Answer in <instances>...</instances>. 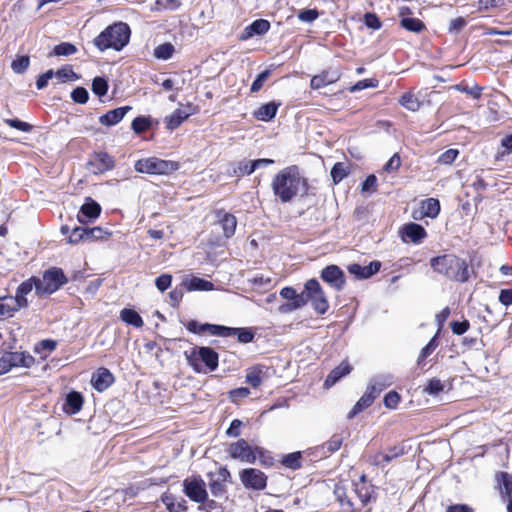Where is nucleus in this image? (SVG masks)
Here are the masks:
<instances>
[{
  "instance_id": "nucleus-49",
  "label": "nucleus",
  "mask_w": 512,
  "mask_h": 512,
  "mask_svg": "<svg viewBox=\"0 0 512 512\" xmlns=\"http://www.w3.org/2000/svg\"><path fill=\"white\" fill-rule=\"evenodd\" d=\"M71 98L76 103L85 104L89 99V94L84 87H77L71 92Z\"/></svg>"
},
{
  "instance_id": "nucleus-8",
  "label": "nucleus",
  "mask_w": 512,
  "mask_h": 512,
  "mask_svg": "<svg viewBox=\"0 0 512 512\" xmlns=\"http://www.w3.org/2000/svg\"><path fill=\"white\" fill-rule=\"evenodd\" d=\"M227 452L231 458L243 463L254 464L256 461L255 447L250 446L245 439H239L231 443Z\"/></svg>"
},
{
  "instance_id": "nucleus-44",
  "label": "nucleus",
  "mask_w": 512,
  "mask_h": 512,
  "mask_svg": "<svg viewBox=\"0 0 512 512\" xmlns=\"http://www.w3.org/2000/svg\"><path fill=\"white\" fill-rule=\"evenodd\" d=\"M348 174L346 164L338 162L331 169V177L335 184L341 182Z\"/></svg>"
},
{
  "instance_id": "nucleus-51",
  "label": "nucleus",
  "mask_w": 512,
  "mask_h": 512,
  "mask_svg": "<svg viewBox=\"0 0 512 512\" xmlns=\"http://www.w3.org/2000/svg\"><path fill=\"white\" fill-rule=\"evenodd\" d=\"M443 384L439 379L432 378L428 381L427 386L424 388V391L429 395L435 396L443 391Z\"/></svg>"
},
{
  "instance_id": "nucleus-21",
  "label": "nucleus",
  "mask_w": 512,
  "mask_h": 512,
  "mask_svg": "<svg viewBox=\"0 0 512 512\" xmlns=\"http://www.w3.org/2000/svg\"><path fill=\"white\" fill-rule=\"evenodd\" d=\"M375 391L376 390L374 389V386H367L365 393L356 402V404L353 406L352 410L348 413L349 419L353 418L358 413L362 412L364 409H366L372 405L375 398L377 397L375 395Z\"/></svg>"
},
{
  "instance_id": "nucleus-9",
  "label": "nucleus",
  "mask_w": 512,
  "mask_h": 512,
  "mask_svg": "<svg viewBox=\"0 0 512 512\" xmlns=\"http://www.w3.org/2000/svg\"><path fill=\"white\" fill-rule=\"evenodd\" d=\"M184 493L192 501L204 503L208 497L205 489V483L200 478H187L183 482Z\"/></svg>"
},
{
  "instance_id": "nucleus-32",
  "label": "nucleus",
  "mask_w": 512,
  "mask_h": 512,
  "mask_svg": "<svg viewBox=\"0 0 512 512\" xmlns=\"http://www.w3.org/2000/svg\"><path fill=\"white\" fill-rule=\"evenodd\" d=\"M228 331H224L223 337H230L236 335L238 338V341L241 343H250L254 339V333L245 328H231L227 327Z\"/></svg>"
},
{
  "instance_id": "nucleus-6",
  "label": "nucleus",
  "mask_w": 512,
  "mask_h": 512,
  "mask_svg": "<svg viewBox=\"0 0 512 512\" xmlns=\"http://www.w3.org/2000/svg\"><path fill=\"white\" fill-rule=\"evenodd\" d=\"M179 168V164L171 160H163L157 157L140 159L135 163V170L139 173L153 175H167Z\"/></svg>"
},
{
  "instance_id": "nucleus-36",
  "label": "nucleus",
  "mask_w": 512,
  "mask_h": 512,
  "mask_svg": "<svg viewBox=\"0 0 512 512\" xmlns=\"http://www.w3.org/2000/svg\"><path fill=\"white\" fill-rule=\"evenodd\" d=\"M16 312L17 309L13 305L12 296H0V320L13 317Z\"/></svg>"
},
{
  "instance_id": "nucleus-17",
  "label": "nucleus",
  "mask_w": 512,
  "mask_h": 512,
  "mask_svg": "<svg viewBox=\"0 0 512 512\" xmlns=\"http://www.w3.org/2000/svg\"><path fill=\"white\" fill-rule=\"evenodd\" d=\"M340 78V73L336 69H327L318 75L312 77L310 87L312 89H320L330 84L337 82Z\"/></svg>"
},
{
  "instance_id": "nucleus-61",
  "label": "nucleus",
  "mask_w": 512,
  "mask_h": 512,
  "mask_svg": "<svg viewBox=\"0 0 512 512\" xmlns=\"http://www.w3.org/2000/svg\"><path fill=\"white\" fill-rule=\"evenodd\" d=\"M171 282L172 276L170 274H162L156 278L155 285L161 292H164L171 286Z\"/></svg>"
},
{
  "instance_id": "nucleus-48",
  "label": "nucleus",
  "mask_w": 512,
  "mask_h": 512,
  "mask_svg": "<svg viewBox=\"0 0 512 512\" xmlns=\"http://www.w3.org/2000/svg\"><path fill=\"white\" fill-rule=\"evenodd\" d=\"M300 459V452L290 453L283 458L282 464L288 468L297 469L301 466Z\"/></svg>"
},
{
  "instance_id": "nucleus-2",
  "label": "nucleus",
  "mask_w": 512,
  "mask_h": 512,
  "mask_svg": "<svg viewBox=\"0 0 512 512\" xmlns=\"http://www.w3.org/2000/svg\"><path fill=\"white\" fill-rule=\"evenodd\" d=\"M130 34L131 30L127 23H114L95 37L93 44L101 52L108 49L121 51L129 43Z\"/></svg>"
},
{
  "instance_id": "nucleus-37",
  "label": "nucleus",
  "mask_w": 512,
  "mask_h": 512,
  "mask_svg": "<svg viewBox=\"0 0 512 512\" xmlns=\"http://www.w3.org/2000/svg\"><path fill=\"white\" fill-rule=\"evenodd\" d=\"M393 383V377L389 374H382L373 377L368 386H374L375 395L378 396L385 388Z\"/></svg>"
},
{
  "instance_id": "nucleus-46",
  "label": "nucleus",
  "mask_w": 512,
  "mask_h": 512,
  "mask_svg": "<svg viewBox=\"0 0 512 512\" xmlns=\"http://www.w3.org/2000/svg\"><path fill=\"white\" fill-rule=\"evenodd\" d=\"M180 0H156L154 4V11L163 10H176L180 7Z\"/></svg>"
},
{
  "instance_id": "nucleus-33",
  "label": "nucleus",
  "mask_w": 512,
  "mask_h": 512,
  "mask_svg": "<svg viewBox=\"0 0 512 512\" xmlns=\"http://www.w3.org/2000/svg\"><path fill=\"white\" fill-rule=\"evenodd\" d=\"M188 291H211L214 288L212 282L202 278L192 277L184 282Z\"/></svg>"
},
{
  "instance_id": "nucleus-39",
  "label": "nucleus",
  "mask_w": 512,
  "mask_h": 512,
  "mask_svg": "<svg viewBox=\"0 0 512 512\" xmlns=\"http://www.w3.org/2000/svg\"><path fill=\"white\" fill-rule=\"evenodd\" d=\"M93 232H99V233H102V230L98 227H95V228H92V229H86V228H82V227H75L69 238H68V241L69 243H77L79 242L80 240H83V239H88V237L90 236V234H92Z\"/></svg>"
},
{
  "instance_id": "nucleus-12",
  "label": "nucleus",
  "mask_w": 512,
  "mask_h": 512,
  "mask_svg": "<svg viewBox=\"0 0 512 512\" xmlns=\"http://www.w3.org/2000/svg\"><path fill=\"white\" fill-rule=\"evenodd\" d=\"M321 278L337 291L345 286L344 273L337 265L326 266L321 272Z\"/></svg>"
},
{
  "instance_id": "nucleus-7",
  "label": "nucleus",
  "mask_w": 512,
  "mask_h": 512,
  "mask_svg": "<svg viewBox=\"0 0 512 512\" xmlns=\"http://www.w3.org/2000/svg\"><path fill=\"white\" fill-rule=\"evenodd\" d=\"M305 290L307 291V300L312 303L314 310L318 314H325L329 308L328 300L319 284L315 279H310L305 283Z\"/></svg>"
},
{
  "instance_id": "nucleus-28",
  "label": "nucleus",
  "mask_w": 512,
  "mask_h": 512,
  "mask_svg": "<svg viewBox=\"0 0 512 512\" xmlns=\"http://www.w3.org/2000/svg\"><path fill=\"white\" fill-rule=\"evenodd\" d=\"M13 367L30 368L35 363V358L27 352H8Z\"/></svg>"
},
{
  "instance_id": "nucleus-38",
  "label": "nucleus",
  "mask_w": 512,
  "mask_h": 512,
  "mask_svg": "<svg viewBox=\"0 0 512 512\" xmlns=\"http://www.w3.org/2000/svg\"><path fill=\"white\" fill-rule=\"evenodd\" d=\"M399 103L409 111L416 112L421 107L419 98L411 92L404 93L399 99Z\"/></svg>"
},
{
  "instance_id": "nucleus-43",
  "label": "nucleus",
  "mask_w": 512,
  "mask_h": 512,
  "mask_svg": "<svg viewBox=\"0 0 512 512\" xmlns=\"http://www.w3.org/2000/svg\"><path fill=\"white\" fill-rule=\"evenodd\" d=\"M77 52V47L69 42H63L56 45L53 49V55L55 56H70Z\"/></svg>"
},
{
  "instance_id": "nucleus-54",
  "label": "nucleus",
  "mask_w": 512,
  "mask_h": 512,
  "mask_svg": "<svg viewBox=\"0 0 512 512\" xmlns=\"http://www.w3.org/2000/svg\"><path fill=\"white\" fill-rule=\"evenodd\" d=\"M437 334L428 342V344L421 350L418 356V363L420 364L436 349L438 343L436 341Z\"/></svg>"
},
{
  "instance_id": "nucleus-18",
  "label": "nucleus",
  "mask_w": 512,
  "mask_h": 512,
  "mask_svg": "<svg viewBox=\"0 0 512 512\" xmlns=\"http://www.w3.org/2000/svg\"><path fill=\"white\" fill-rule=\"evenodd\" d=\"M270 29L269 21L265 19H257L253 21L250 25L245 27V29L241 32L239 39L241 41H246L253 36L263 35L267 33Z\"/></svg>"
},
{
  "instance_id": "nucleus-22",
  "label": "nucleus",
  "mask_w": 512,
  "mask_h": 512,
  "mask_svg": "<svg viewBox=\"0 0 512 512\" xmlns=\"http://www.w3.org/2000/svg\"><path fill=\"white\" fill-rule=\"evenodd\" d=\"M131 109L130 106H123L110 110L99 117V122L104 126H114L118 124Z\"/></svg>"
},
{
  "instance_id": "nucleus-40",
  "label": "nucleus",
  "mask_w": 512,
  "mask_h": 512,
  "mask_svg": "<svg viewBox=\"0 0 512 512\" xmlns=\"http://www.w3.org/2000/svg\"><path fill=\"white\" fill-rule=\"evenodd\" d=\"M422 213L431 218H435L440 212V204L437 199L429 198L422 202Z\"/></svg>"
},
{
  "instance_id": "nucleus-14",
  "label": "nucleus",
  "mask_w": 512,
  "mask_h": 512,
  "mask_svg": "<svg viewBox=\"0 0 512 512\" xmlns=\"http://www.w3.org/2000/svg\"><path fill=\"white\" fill-rule=\"evenodd\" d=\"M34 280L29 278L28 280L22 282L17 290L15 296H12L13 305L16 307L17 311L23 308H27L29 303L27 300V295L35 289Z\"/></svg>"
},
{
  "instance_id": "nucleus-57",
  "label": "nucleus",
  "mask_w": 512,
  "mask_h": 512,
  "mask_svg": "<svg viewBox=\"0 0 512 512\" xmlns=\"http://www.w3.org/2000/svg\"><path fill=\"white\" fill-rule=\"evenodd\" d=\"M319 13L316 9H303L298 13V19L305 23H311L316 20Z\"/></svg>"
},
{
  "instance_id": "nucleus-52",
  "label": "nucleus",
  "mask_w": 512,
  "mask_h": 512,
  "mask_svg": "<svg viewBox=\"0 0 512 512\" xmlns=\"http://www.w3.org/2000/svg\"><path fill=\"white\" fill-rule=\"evenodd\" d=\"M29 63V57L20 56L12 62L11 68L15 73H23L28 68Z\"/></svg>"
},
{
  "instance_id": "nucleus-15",
  "label": "nucleus",
  "mask_w": 512,
  "mask_h": 512,
  "mask_svg": "<svg viewBox=\"0 0 512 512\" xmlns=\"http://www.w3.org/2000/svg\"><path fill=\"white\" fill-rule=\"evenodd\" d=\"M188 331L194 334H210L223 337L224 331H228L226 326L204 323L200 324L195 320H190L186 324Z\"/></svg>"
},
{
  "instance_id": "nucleus-59",
  "label": "nucleus",
  "mask_w": 512,
  "mask_h": 512,
  "mask_svg": "<svg viewBox=\"0 0 512 512\" xmlns=\"http://www.w3.org/2000/svg\"><path fill=\"white\" fill-rule=\"evenodd\" d=\"M256 459H259L260 464L264 466H271L273 464V457L261 447H255Z\"/></svg>"
},
{
  "instance_id": "nucleus-5",
  "label": "nucleus",
  "mask_w": 512,
  "mask_h": 512,
  "mask_svg": "<svg viewBox=\"0 0 512 512\" xmlns=\"http://www.w3.org/2000/svg\"><path fill=\"white\" fill-rule=\"evenodd\" d=\"M35 283V292L38 296L50 295L59 290L67 278L62 269L53 267L43 273L42 278L31 277Z\"/></svg>"
},
{
  "instance_id": "nucleus-23",
  "label": "nucleus",
  "mask_w": 512,
  "mask_h": 512,
  "mask_svg": "<svg viewBox=\"0 0 512 512\" xmlns=\"http://www.w3.org/2000/svg\"><path fill=\"white\" fill-rule=\"evenodd\" d=\"M404 454L402 447H391L387 453H377L371 458V463L375 466L384 468L393 459Z\"/></svg>"
},
{
  "instance_id": "nucleus-24",
  "label": "nucleus",
  "mask_w": 512,
  "mask_h": 512,
  "mask_svg": "<svg viewBox=\"0 0 512 512\" xmlns=\"http://www.w3.org/2000/svg\"><path fill=\"white\" fill-rule=\"evenodd\" d=\"M217 218L225 237H232L237 226L236 217L230 213L219 211L217 212Z\"/></svg>"
},
{
  "instance_id": "nucleus-29",
  "label": "nucleus",
  "mask_w": 512,
  "mask_h": 512,
  "mask_svg": "<svg viewBox=\"0 0 512 512\" xmlns=\"http://www.w3.org/2000/svg\"><path fill=\"white\" fill-rule=\"evenodd\" d=\"M83 406V396L76 391L67 394L64 409L67 413L76 414Z\"/></svg>"
},
{
  "instance_id": "nucleus-31",
  "label": "nucleus",
  "mask_w": 512,
  "mask_h": 512,
  "mask_svg": "<svg viewBox=\"0 0 512 512\" xmlns=\"http://www.w3.org/2000/svg\"><path fill=\"white\" fill-rule=\"evenodd\" d=\"M162 502L166 506L167 510L169 512H185L186 505L184 499H177L172 494H163L162 495Z\"/></svg>"
},
{
  "instance_id": "nucleus-16",
  "label": "nucleus",
  "mask_w": 512,
  "mask_h": 512,
  "mask_svg": "<svg viewBox=\"0 0 512 512\" xmlns=\"http://www.w3.org/2000/svg\"><path fill=\"white\" fill-rule=\"evenodd\" d=\"M89 166L94 174H102L113 169L114 160L108 153L100 152L95 154L93 159L89 162Z\"/></svg>"
},
{
  "instance_id": "nucleus-19",
  "label": "nucleus",
  "mask_w": 512,
  "mask_h": 512,
  "mask_svg": "<svg viewBox=\"0 0 512 512\" xmlns=\"http://www.w3.org/2000/svg\"><path fill=\"white\" fill-rule=\"evenodd\" d=\"M114 382L113 374L107 368H99L91 378L92 386L99 392L106 390Z\"/></svg>"
},
{
  "instance_id": "nucleus-63",
  "label": "nucleus",
  "mask_w": 512,
  "mask_h": 512,
  "mask_svg": "<svg viewBox=\"0 0 512 512\" xmlns=\"http://www.w3.org/2000/svg\"><path fill=\"white\" fill-rule=\"evenodd\" d=\"M249 395H250V390L246 387L236 388L229 392V398L234 403H237L239 399L246 398Z\"/></svg>"
},
{
  "instance_id": "nucleus-10",
  "label": "nucleus",
  "mask_w": 512,
  "mask_h": 512,
  "mask_svg": "<svg viewBox=\"0 0 512 512\" xmlns=\"http://www.w3.org/2000/svg\"><path fill=\"white\" fill-rule=\"evenodd\" d=\"M240 480L246 488L263 490L267 485L266 475L255 468H246L240 472Z\"/></svg>"
},
{
  "instance_id": "nucleus-25",
  "label": "nucleus",
  "mask_w": 512,
  "mask_h": 512,
  "mask_svg": "<svg viewBox=\"0 0 512 512\" xmlns=\"http://www.w3.org/2000/svg\"><path fill=\"white\" fill-rule=\"evenodd\" d=\"M409 12H410V10L407 7H402L400 9V16L402 17L400 20L401 27L410 32H414V33L421 32L425 28L424 23L420 19H417V18L405 17V14H407Z\"/></svg>"
},
{
  "instance_id": "nucleus-30",
  "label": "nucleus",
  "mask_w": 512,
  "mask_h": 512,
  "mask_svg": "<svg viewBox=\"0 0 512 512\" xmlns=\"http://www.w3.org/2000/svg\"><path fill=\"white\" fill-rule=\"evenodd\" d=\"M100 212L101 207L95 201L85 203L80 209L78 220L80 222H86L87 220L95 219L99 216Z\"/></svg>"
},
{
  "instance_id": "nucleus-42",
  "label": "nucleus",
  "mask_w": 512,
  "mask_h": 512,
  "mask_svg": "<svg viewBox=\"0 0 512 512\" xmlns=\"http://www.w3.org/2000/svg\"><path fill=\"white\" fill-rule=\"evenodd\" d=\"M512 152V134L505 136L501 140L500 148L497 152L496 159L504 160Z\"/></svg>"
},
{
  "instance_id": "nucleus-55",
  "label": "nucleus",
  "mask_w": 512,
  "mask_h": 512,
  "mask_svg": "<svg viewBox=\"0 0 512 512\" xmlns=\"http://www.w3.org/2000/svg\"><path fill=\"white\" fill-rule=\"evenodd\" d=\"M401 166V158L399 154L395 153L388 162L383 166V171L387 173H392L397 171Z\"/></svg>"
},
{
  "instance_id": "nucleus-26",
  "label": "nucleus",
  "mask_w": 512,
  "mask_h": 512,
  "mask_svg": "<svg viewBox=\"0 0 512 512\" xmlns=\"http://www.w3.org/2000/svg\"><path fill=\"white\" fill-rule=\"evenodd\" d=\"M280 104L275 101L261 105L257 110L254 111L253 115L260 121H271L279 108Z\"/></svg>"
},
{
  "instance_id": "nucleus-20",
  "label": "nucleus",
  "mask_w": 512,
  "mask_h": 512,
  "mask_svg": "<svg viewBox=\"0 0 512 512\" xmlns=\"http://www.w3.org/2000/svg\"><path fill=\"white\" fill-rule=\"evenodd\" d=\"M194 113V107L187 105L186 109H176L171 115L165 118L166 127L169 130L178 128L190 115Z\"/></svg>"
},
{
  "instance_id": "nucleus-13",
  "label": "nucleus",
  "mask_w": 512,
  "mask_h": 512,
  "mask_svg": "<svg viewBox=\"0 0 512 512\" xmlns=\"http://www.w3.org/2000/svg\"><path fill=\"white\" fill-rule=\"evenodd\" d=\"M400 235L404 242L419 244L427 236V233L420 224L410 222L402 226Z\"/></svg>"
},
{
  "instance_id": "nucleus-27",
  "label": "nucleus",
  "mask_w": 512,
  "mask_h": 512,
  "mask_svg": "<svg viewBox=\"0 0 512 512\" xmlns=\"http://www.w3.org/2000/svg\"><path fill=\"white\" fill-rule=\"evenodd\" d=\"M351 366L347 362L340 363L339 366L334 368L327 376L324 386L329 388L333 386L342 377L348 375L351 372Z\"/></svg>"
},
{
  "instance_id": "nucleus-56",
  "label": "nucleus",
  "mask_w": 512,
  "mask_h": 512,
  "mask_svg": "<svg viewBox=\"0 0 512 512\" xmlns=\"http://www.w3.org/2000/svg\"><path fill=\"white\" fill-rule=\"evenodd\" d=\"M246 381L254 388L259 387L262 383L261 370H250L246 375Z\"/></svg>"
},
{
  "instance_id": "nucleus-4",
  "label": "nucleus",
  "mask_w": 512,
  "mask_h": 512,
  "mask_svg": "<svg viewBox=\"0 0 512 512\" xmlns=\"http://www.w3.org/2000/svg\"><path fill=\"white\" fill-rule=\"evenodd\" d=\"M187 363L195 372H213L218 367V353L210 347L195 346L184 352Z\"/></svg>"
},
{
  "instance_id": "nucleus-58",
  "label": "nucleus",
  "mask_w": 512,
  "mask_h": 512,
  "mask_svg": "<svg viewBox=\"0 0 512 512\" xmlns=\"http://www.w3.org/2000/svg\"><path fill=\"white\" fill-rule=\"evenodd\" d=\"M458 154L457 149H448L439 156L438 162L445 165L451 164L457 158Z\"/></svg>"
},
{
  "instance_id": "nucleus-60",
  "label": "nucleus",
  "mask_w": 512,
  "mask_h": 512,
  "mask_svg": "<svg viewBox=\"0 0 512 512\" xmlns=\"http://www.w3.org/2000/svg\"><path fill=\"white\" fill-rule=\"evenodd\" d=\"M255 170L253 161L244 160L239 162L235 173H238L239 175H251Z\"/></svg>"
},
{
  "instance_id": "nucleus-35",
  "label": "nucleus",
  "mask_w": 512,
  "mask_h": 512,
  "mask_svg": "<svg viewBox=\"0 0 512 512\" xmlns=\"http://www.w3.org/2000/svg\"><path fill=\"white\" fill-rule=\"evenodd\" d=\"M354 491L363 505L367 504L372 496L373 487L367 482H354Z\"/></svg>"
},
{
  "instance_id": "nucleus-41",
  "label": "nucleus",
  "mask_w": 512,
  "mask_h": 512,
  "mask_svg": "<svg viewBox=\"0 0 512 512\" xmlns=\"http://www.w3.org/2000/svg\"><path fill=\"white\" fill-rule=\"evenodd\" d=\"M174 51H175V48L171 43H164V44L158 45L154 49V56L157 59L168 60L173 56Z\"/></svg>"
},
{
  "instance_id": "nucleus-47",
  "label": "nucleus",
  "mask_w": 512,
  "mask_h": 512,
  "mask_svg": "<svg viewBox=\"0 0 512 512\" xmlns=\"http://www.w3.org/2000/svg\"><path fill=\"white\" fill-rule=\"evenodd\" d=\"M54 76L61 82H64L65 80L76 81L80 78L69 66H65L57 70V72L54 73Z\"/></svg>"
},
{
  "instance_id": "nucleus-62",
  "label": "nucleus",
  "mask_w": 512,
  "mask_h": 512,
  "mask_svg": "<svg viewBox=\"0 0 512 512\" xmlns=\"http://www.w3.org/2000/svg\"><path fill=\"white\" fill-rule=\"evenodd\" d=\"M400 402V395L395 391L388 392L384 397V405L389 409H394Z\"/></svg>"
},
{
  "instance_id": "nucleus-34",
  "label": "nucleus",
  "mask_w": 512,
  "mask_h": 512,
  "mask_svg": "<svg viewBox=\"0 0 512 512\" xmlns=\"http://www.w3.org/2000/svg\"><path fill=\"white\" fill-rule=\"evenodd\" d=\"M120 318L123 322L136 328H141L144 324L141 316L133 309L124 308L120 312Z\"/></svg>"
},
{
  "instance_id": "nucleus-1",
  "label": "nucleus",
  "mask_w": 512,
  "mask_h": 512,
  "mask_svg": "<svg viewBox=\"0 0 512 512\" xmlns=\"http://www.w3.org/2000/svg\"><path fill=\"white\" fill-rule=\"evenodd\" d=\"M271 188L275 197L282 203L292 201L298 195L307 194V179L300 175L297 166L292 165L280 170L272 179Z\"/></svg>"
},
{
  "instance_id": "nucleus-64",
  "label": "nucleus",
  "mask_w": 512,
  "mask_h": 512,
  "mask_svg": "<svg viewBox=\"0 0 512 512\" xmlns=\"http://www.w3.org/2000/svg\"><path fill=\"white\" fill-rule=\"evenodd\" d=\"M377 189V178L375 175H369L362 184V192L373 193Z\"/></svg>"
},
{
  "instance_id": "nucleus-11",
  "label": "nucleus",
  "mask_w": 512,
  "mask_h": 512,
  "mask_svg": "<svg viewBox=\"0 0 512 512\" xmlns=\"http://www.w3.org/2000/svg\"><path fill=\"white\" fill-rule=\"evenodd\" d=\"M280 296L290 302L283 304L279 307L281 313H288L297 310L304 306L307 302L303 294H297L296 290L292 287H284L280 291Z\"/></svg>"
},
{
  "instance_id": "nucleus-50",
  "label": "nucleus",
  "mask_w": 512,
  "mask_h": 512,
  "mask_svg": "<svg viewBox=\"0 0 512 512\" xmlns=\"http://www.w3.org/2000/svg\"><path fill=\"white\" fill-rule=\"evenodd\" d=\"M150 126V121L148 118L145 117H136L132 121V129L135 133L140 134L144 131H146Z\"/></svg>"
},
{
  "instance_id": "nucleus-53",
  "label": "nucleus",
  "mask_w": 512,
  "mask_h": 512,
  "mask_svg": "<svg viewBox=\"0 0 512 512\" xmlns=\"http://www.w3.org/2000/svg\"><path fill=\"white\" fill-rule=\"evenodd\" d=\"M269 76H270V71L269 70L262 71L256 77V79L253 81V83L251 85V88H250V91L252 93L258 92L263 87L264 83L266 82V80L268 79Z\"/></svg>"
},
{
  "instance_id": "nucleus-45",
  "label": "nucleus",
  "mask_w": 512,
  "mask_h": 512,
  "mask_svg": "<svg viewBox=\"0 0 512 512\" xmlns=\"http://www.w3.org/2000/svg\"><path fill=\"white\" fill-rule=\"evenodd\" d=\"M92 91L95 95L102 97L108 91V83L103 77H95L92 81Z\"/></svg>"
},
{
  "instance_id": "nucleus-3",
  "label": "nucleus",
  "mask_w": 512,
  "mask_h": 512,
  "mask_svg": "<svg viewBox=\"0 0 512 512\" xmlns=\"http://www.w3.org/2000/svg\"><path fill=\"white\" fill-rule=\"evenodd\" d=\"M435 272L458 282H466L469 278L468 267L464 260L452 254L434 257L430 260Z\"/></svg>"
}]
</instances>
